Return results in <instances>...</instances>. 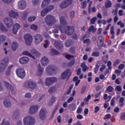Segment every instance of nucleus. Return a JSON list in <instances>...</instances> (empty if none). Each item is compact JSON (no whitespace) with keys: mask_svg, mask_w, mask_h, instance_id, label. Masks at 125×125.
I'll use <instances>...</instances> for the list:
<instances>
[{"mask_svg":"<svg viewBox=\"0 0 125 125\" xmlns=\"http://www.w3.org/2000/svg\"><path fill=\"white\" fill-rule=\"evenodd\" d=\"M6 41V36L5 35H0V44Z\"/></svg>","mask_w":125,"mask_h":125,"instance_id":"473e14b6","label":"nucleus"},{"mask_svg":"<svg viewBox=\"0 0 125 125\" xmlns=\"http://www.w3.org/2000/svg\"><path fill=\"white\" fill-rule=\"evenodd\" d=\"M81 67L83 69V72H85L86 70H87V67H86V65H85V63H82Z\"/></svg>","mask_w":125,"mask_h":125,"instance_id":"ea45409f","label":"nucleus"},{"mask_svg":"<svg viewBox=\"0 0 125 125\" xmlns=\"http://www.w3.org/2000/svg\"><path fill=\"white\" fill-rule=\"evenodd\" d=\"M115 29V28L114 26H111L110 28V34L111 35V39H115V31H114V30Z\"/></svg>","mask_w":125,"mask_h":125,"instance_id":"c85d7f7f","label":"nucleus"},{"mask_svg":"<svg viewBox=\"0 0 125 125\" xmlns=\"http://www.w3.org/2000/svg\"><path fill=\"white\" fill-rule=\"evenodd\" d=\"M106 90L108 91V92H112V91L114 90V88L113 87L109 86L107 88Z\"/></svg>","mask_w":125,"mask_h":125,"instance_id":"052dcab7","label":"nucleus"},{"mask_svg":"<svg viewBox=\"0 0 125 125\" xmlns=\"http://www.w3.org/2000/svg\"><path fill=\"white\" fill-rule=\"evenodd\" d=\"M87 2H89L88 11L89 13H90V10L91 8V5H92V2L90 1V0H87Z\"/></svg>","mask_w":125,"mask_h":125,"instance_id":"5fc2aeb1","label":"nucleus"},{"mask_svg":"<svg viewBox=\"0 0 125 125\" xmlns=\"http://www.w3.org/2000/svg\"><path fill=\"white\" fill-rule=\"evenodd\" d=\"M31 30H34V31H37V30H38V25H35V24H33L30 27Z\"/></svg>","mask_w":125,"mask_h":125,"instance_id":"8fccbe9b","label":"nucleus"},{"mask_svg":"<svg viewBox=\"0 0 125 125\" xmlns=\"http://www.w3.org/2000/svg\"><path fill=\"white\" fill-rule=\"evenodd\" d=\"M48 63H49V60L48 57L44 56L42 58L41 63L42 66H46Z\"/></svg>","mask_w":125,"mask_h":125,"instance_id":"412c9836","label":"nucleus"},{"mask_svg":"<svg viewBox=\"0 0 125 125\" xmlns=\"http://www.w3.org/2000/svg\"><path fill=\"white\" fill-rule=\"evenodd\" d=\"M19 113L18 112H14L13 113V115H12V118L14 120H15V119H16L17 117H18V115H19Z\"/></svg>","mask_w":125,"mask_h":125,"instance_id":"864d4df0","label":"nucleus"},{"mask_svg":"<svg viewBox=\"0 0 125 125\" xmlns=\"http://www.w3.org/2000/svg\"><path fill=\"white\" fill-rule=\"evenodd\" d=\"M51 52L52 55H59L60 54L59 52L54 49H52L51 50Z\"/></svg>","mask_w":125,"mask_h":125,"instance_id":"e433bc0d","label":"nucleus"},{"mask_svg":"<svg viewBox=\"0 0 125 125\" xmlns=\"http://www.w3.org/2000/svg\"><path fill=\"white\" fill-rule=\"evenodd\" d=\"M29 61H30V59L27 57H22L19 60L20 63H21L22 65L27 64V63H28Z\"/></svg>","mask_w":125,"mask_h":125,"instance_id":"6ab92c4d","label":"nucleus"},{"mask_svg":"<svg viewBox=\"0 0 125 125\" xmlns=\"http://www.w3.org/2000/svg\"><path fill=\"white\" fill-rule=\"evenodd\" d=\"M38 71H37V75L38 76H42V74H43V70L44 69L42 68L41 66V64H39L38 66Z\"/></svg>","mask_w":125,"mask_h":125,"instance_id":"b1692460","label":"nucleus"},{"mask_svg":"<svg viewBox=\"0 0 125 125\" xmlns=\"http://www.w3.org/2000/svg\"><path fill=\"white\" fill-rule=\"evenodd\" d=\"M16 73L18 77L21 79H23L26 77V71H25V69L23 68H18L16 71Z\"/></svg>","mask_w":125,"mask_h":125,"instance_id":"423d86ee","label":"nucleus"},{"mask_svg":"<svg viewBox=\"0 0 125 125\" xmlns=\"http://www.w3.org/2000/svg\"><path fill=\"white\" fill-rule=\"evenodd\" d=\"M12 46V49L14 50V51H15L16 49H17V47H18V44H17V42H14L12 43L11 45Z\"/></svg>","mask_w":125,"mask_h":125,"instance_id":"cd10ccee","label":"nucleus"},{"mask_svg":"<svg viewBox=\"0 0 125 125\" xmlns=\"http://www.w3.org/2000/svg\"><path fill=\"white\" fill-rule=\"evenodd\" d=\"M32 97V94L30 92L26 93L25 95V98L27 99H30Z\"/></svg>","mask_w":125,"mask_h":125,"instance_id":"09e8293b","label":"nucleus"},{"mask_svg":"<svg viewBox=\"0 0 125 125\" xmlns=\"http://www.w3.org/2000/svg\"><path fill=\"white\" fill-rule=\"evenodd\" d=\"M20 24L18 23H16L14 26L13 28L12 32L13 34H14L15 35L17 34V32H18V30L20 29Z\"/></svg>","mask_w":125,"mask_h":125,"instance_id":"5701e85b","label":"nucleus"},{"mask_svg":"<svg viewBox=\"0 0 125 125\" xmlns=\"http://www.w3.org/2000/svg\"><path fill=\"white\" fill-rule=\"evenodd\" d=\"M31 52L32 53V55L31 53H30L28 51H24L22 52L23 55H27V56H29V57H31V58H33V59H35L36 57H39V56H41V54L39 53L36 49H33L31 50Z\"/></svg>","mask_w":125,"mask_h":125,"instance_id":"f03ea898","label":"nucleus"},{"mask_svg":"<svg viewBox=\"0 0 125 125\" xmlns=\"http://www.w3.org/2000/svg\"><path fill=\"white\" fill-rule=\"evenodd\" d=\"M0 30L2 32H7V28L5 27V26L1 22H0Z\"/></svg>","mask_w":125,"mask_h":125,"instance_id":"c756f323","label":"nucleus"},{"mask_svg":"<svg viewBox=\"0 0 125 125\" xmlns=\"http://www.w3.org/2000/svg\"><path fill=\"white\" fill-rule=\"evenodd\" d=\"M92 56H95V57L99 56V52H94L92 54Z\"/></svg>","mask_w":125,"mask_h":125,"instance_id":"774afa93","label":"nucleus"},{"mask_svg":"<svg viewBox=\"0 0 125 125\" xmlns=\"http://www.w3.org/2000/svg\"><path fill=\"white\" fill-rule=\"evenodd\" d=\"M55 45L57 49H62L63 48V45L60 44L59 42H55Z\"/></svg>","mask_w":125,"mask_h":125,"instance_id":"7c9ffc66","label":"nucleus"},{"mask_svg":"<svg viewBox=\"0 0 125 125\" xmlns=\"http://www.w3.org/2000/svg\"><path fill=\"white\" fill-rule=\"evenodd\" d=\"M57 82V78L55 77H49L45 79V85L47 86H50V85H52L53 83H56Z\"/></svg>","mask_w":125,"mask_h":125,"instance_id":"0eeeda50","label":"nucleus"},{"mask_svg":"<svg viewBox=\"0 0 125 125\" xmlns=\"http://www.w3.org/2000/svg\"><path fill=\"white\" fill-rule=\"evenodd\" d=\"M60 7L62 9H64V8H67V6L66 5V3H65V1H62L60 4Z\"/></svg>","mask_w":125,"mask_h":125,"instance_id":"c9c22d12","label":"nucleus"},{"mask_svg":"<svg viewBox=\"0 0 125 125\" xmlns=\"http://www.w3.org/2000/svg\"><path fill=\"white\" fill-rule=\"evenodd\" d=\"M75 65V60H73L70 62L68 64L69 67H72Z\"/></svg>","mask_w":125,"mask_h":125,"instance_id":"4d7b16f0","label":"nucleus"},{"mask_svg":"<svg viewBox=\"0 0 125 125\" xmlns=\"http://www.w3.org/2000/svg\"><path fill=\"white\" fill-rule=\"evenodd\" d=\"M105 7L106 8H110L112 7V2L108 0L105 2Z\"/></svg>","mask_w":125,"mask_h":125,"instance_id":"bb28decb","label":"nucleus"},{"mask_svg":"<svg viewBox=\"0 0 125 125\" xmlns=\"http://www.w3.org/2000/svg\"><path fill=\"white\" fill-rule=\"evenodd\" d=\"M45 44H44V48H47V46H48V45H49V42H48V41L47 40H46L45 41Z\"/></svg>","mask_w":125,"mask_h":125,"instance_id":"338daca9","label":"nucleus"},{"mask_svg":"<svg viewBox=\"0 0 125 125\" xmlns=\"http://www.w3.org/2000/svg\"><path fill=\"white\" fill-rule=\"evenodd\" d=\"M50 0H43L42 3V7L43 8L47 5H48L50 2Z\"/></svg>","mask_w":125,"mask_h":125,"instance_id":"393cba45","label":"nucleus"},{"mask_svg":"<svg viewBox=\"0 0 125 125\" xmlns=\"http://www.w3.org/2000/svg\"><path fill=\"white\" fill-rule=\"evenodd\" d=\"M35 123L36 120L31 116H27L23 119V124L24 125H34Z\"/></svg>","mask_w":125,"mask_h":125,"instance_id":"7ed1b4c3","label":"nucleus"},{"mask_svg":"<svg viewBox=\"0 0 125 125\" xmlns=\"http://www.w3.org/2000/svg\"><path fill=\"white\" fill-rule=\"evenodd\" d=\"M56 67L53 65H49L46 68V72L48 75H52L55 72Z\"/></svg>","mask_w":125,"mask_h":125,"instance_id":"9b49d317","label":"nucleus"},{"mask_svg":"<svg viewBox=\"0 0 125 125\" xmlns=\"http://www.w3.org/2000/svg\"><path fill=\"white\" fill-rule=\"evenodd\" d=\"M71 43L72 41L71 40H67L65 43V45L66 47H70Z\"/></svg>","mask_w":125,"mask_h":125,"instance_id":"37998d69","label":"nucleus"},{"mask_svg":"<svg viewBox=\"0 0 125 125\" xmlns=\"http://www.w3.org/2000/svg\"><path fill=\"white\" fill-rule=\"evenodd\" d=\"M71 75V70L70 69H67L65 71L62 73L61 75V79L62 80H65V79H68Z\"/></svg>","mask_w":125,"mask_h":125,"instance_id":"f3484780","label":"nucleus"},{"mask_svg":"<svg viewBox=\"0 0 125 125\" xmlns=\"http://www.w3.org/2000/svg\"><path fill=\"white\" fill-rule=\"evenodd\" d=\"M120 119L122 121H125V112H122L120 115Z\"/></svg>","mask_w":125,"mask_h":125,"instance_id":"c03bdc74","label":"nucleus"},{"mask_svg":"<svg viewBox=\"0 0 125 125\" xmlns=\"http://www.w3.org/2000/svg\"><path fill=\"white\" fill-rule=\"evenodd\" d=\"M37 111H39V106L38 105H32L29 108V114L34 115V114L37 113Z\"/></svg>","mask_w":125,"mask_h":125,"instance_id":"2eb2a0df","label":"nucleus"},{"mask_svg":"<svg viewBox=\"0 0 125 125\" xmlns=\"http://www.w3.org/2000/svg\"><path fill=\"white\" fill-rule=\"evenodd\" d=\"M45 21L46 24L49 26L54 24L55 22H56L55 18L53 17V16L50 15L46 16V17L45 18Z\"/></svg>","mask_w":125,"mask_h":125,"instance_id":"20e7f679","label":"nucleus"},{"mask_svg":"<svg viewBox=\"0 0 125 125\" xmlns=\"http://www.w3.org/2000/svg\"><path fill=\"white\" fill-rule=\"evenodd\" d=\"M0 125H10V123L6 119H3Z\"/></svg>","mask_w":125,"mask_h":125,"instance_id":"4c0bfd02","label":"nucleus"},{"mask_svg":"<svg viewBox=\"0 0 125 125\" xmlns=\"http://www.w3.org/2000/svg\"><path fill=\"white\" fill-rule=\"evenodd\" d=\"M97 20V18L96 17H94L92 19H91V23L93 25H94L95 24V21Z\"/></svg>","mask_w":125,"mask_h":125,"instance_id":"6e6d98bb","label":"nucleus"},{"mask_svg":"<svg viewBox=\"0 0 125 125\" xmlns=\"http://www.w3.org/2000/svg\"><path fill=\"white\" fill-rule=\"evenodd\" d=\"M64 2L65 3L66 7H69V6L72 5V3H73V0H64Z\"/></svg>","mask_w":125,"mask_h":125,"instance_id":"2f4dec72","label":"nucleus"},{"mask_svg":"<svg viewBox=\"0 0 125 125\" xmlns=\"http://www.w3.org/2000/svg\"><path fill=\"white\" fill-rule=\"evenodd\" d=\"M40 117L42 120H44L46 117V109L42 108L40 112Z\"/></svg>","mask_w":125,"mask_h":125,"instance_id":"aec40b11","label":"nucleus"},{"mask_svg":"<svg viewBox=\"0 0 125 125\" xmlns=\"http://www.w3.org/2000/svg\"><path fill=\"white\" fill-rule=\"evenodd\" d=\"M49 93L51 94V93H53V92H55L56 91V88L55 87H51L50 88V89L48 90Z\"/></svg>","mask_w":125,"mask_h":125,"instance_id":"58836bf2","label":"nucleus"},{"mask_svg":"<svg viewBox=\"0 0 125 125\" xmlns=\"http://www.w3.org/2000/svg\"><path fill=\"white\" fill-rule=\"evenodd\" d=\"M22 16L24 17L23 19H26L28 16V13L27 11H23L21 12Z\"/></svg>","mask_w":125,"mask_h":125,"instance_id":"a18cd8bd","label":"nucleus"},{"mask_svg":"<svg viewBox=\"0 0 125 125\" xmlns=\"http://www.w3.org/2000/svg\"><path fill=\"white\" fill-rule=\"evenodd\" d=\"M27 7V1L25 0H20L18 2V8L21 10H24Z\"/></svg>","mask_w":125,"mask_h":125,"instance_id":"9d476101","label":"nucleus"},{"mask_svg":"<svg viewBox=\"0 0 125 125\" xmlns=\"http://www.w3.org/2000/svg\"><path fill=\"white\" fill-rule=\"evenodd\" d=\"M4 23H5L7 28L10 29L13 25V20L10 18H5L3 20Z\"/></svg>","mask_w":125,"mask_h":125,"instance_id":"1a4fd4ad","label":"nucleus"},{"mask_svg":"<svg viewBox=\"0 0 125 125\" xmlns=\"http://www.w3.org/2000/svg\"><path fill=\"white\" fill-rule=\"evenodd\" d=\"M24 86L30 89H35L37 87V83L33 81H28L24 83Z\"/></svg>","mask_w":125,"mask_h":125,"instance_id":"39448f33","label":"nucleus"},{"mask_svg":"<svg viewBox=\"0 0 125 125\" xmlns=\"http://www.w3.org/2000/svg\"><path fill=\"white\" fill-rule=\"evenodd\" d=\"M73 85H71L70 86L66 93L67 95H69L70 94V93H71V92L72 91V89L73 88Z\"/></svg>","mask_w":125,"mask_h":125,"instance_id":"e2e57ef3","label":"nucleus"},{"mask_svg":"<svg viewBox=\"0 0 125 125\" xmlns=\"http://www.w3.org/2000/svg\"><path fill=\"white\" fill-rule=\"evenodd\" d=\"M9 62L8 57L5 58L2 61L0 67V71H3L7 66V64Z\"/></svg>","mask_w":125,"mask_h":125,"instance_id":"6e6552de","label":"nucleus"},{"mask_svg":"<svg viewBox=\"0 0 125 125\" xmlns=\"http://www.w3.org/2000/svg\"><path fill=\"white\" fill-rule=\"evenodd\" d=\"M9 16L14 19H18L19 18V14L15 11L11 10L9 12Z\"/></svg>","mask_w":125,"mask_h":125,"instance_id":"4468645a","label":"nucleus"},{"mask_svg":"<svg viewBox=\"0 0 125 125\" xmlns=\"http://www.w3.org/2000/svg\"><path fill=\"white\" fill-rule=\"evenodd\" d=\"M88 32H92V33H95L96 32V28H94V26H91L88 29Z\"/></svg>","mask_w":125,"mask_h":125,"instance_id":"f704fd0d","label":"nucleus"},{"mask_svg":"<svg viewBox=\"0 0 125 125\" xmlns=\"http://www.w3.org/2000/svg\"><path fill=\"white\" fill-rule=\"evenodd\" d=\"M4 86L7 88V89H10L11 92L14 94L16 91L15 90V87H13V86L11 85L9 83H7V82H4Z\"/></svg>","mask_w":125,"mask_h":125,"instance_id":"ddd939ff","label":"nucleus"},{"mask_svg":"<svg viewBox=\"0 0 125 125\" xmlns=\"http://www.w3.org/2000/svg\"><path fill=\"white\" fill-rule=\"evenodd\" d=\"M104 43V37L103 36H100L98 40V45L99 48H101V46H104V47H106V45H103Z\"/></svg>","mask_w":125,"mask_h":125,"instance_id":"dca6fc26","label":"nucleus"},{"mask_svg":"<svg viewBox=\"0 0 125 125\" xmlns=\"http://www.w3.org/2000/svg\"><path fill=\"white\" fill-rule=\"evenodd\" d=\"M24 39L26 44H28V45L31 44L33 41V37H32L31 35L29 34H25L24 36Z\"/></svg>","mask_w":125,"mask_h":125,"instance_id":"f8f14e48","label":"nucleus"},{"mask_svg":"<svg viewBox=\"0 0 125 125\" xmlns=\"http://www.w3.org/2000/svg\"><path fill=\"white\" fill-rule=\"evenodd\" d=\"M87 4V1L86 0H84L83 2L82 3V8H85V7H86Z\"/></svg>","mask_w":125,"mask_h":125,"instance_id":"3c124183","label":"nucleus"},{"mask_svg":"<svg viewBox=\"0 0 125 125\" xmlns=\"http://www.w3.org/2000/svg\"><path fill=\"white\" fill-rule=\"evenodd\" d=\"M122 90V88L121 85H118L115 87V91L121 92Z\"/></svg>","mask_w":125,"mask_h":125,"instance_id":"de8ad7c7","label":"nucleus"},{"mask_svg":"<svg viewBox=\"0 0 125 125\" xmlns=\"http://www.w3.org/2000/svg\"><path fill=\"white\" fill-rule=\"evenodd\" d=\"M54 8V6L53 5H50L46 8V10H47V11L48 12H50V11H51L52 9Z\"/></svg>","mask_w":125,"mask_h":125,"instance_id":"79ce46f5","label":"nucleus"},{"mask_svg":"<svg viewBox=\"0 0 125 125\" xmlns=\"http://www.w3.org/2000/svg\"><path fill=\"white\" fill-rule=\"evenodd\" d=\"M120 63H121V61L119 60H117L114 62V63L113 64V66H114V67H115V66H117V65H119V64H120Z\"/></svg>","mask_w":125,"mask_h":125,"instance_id":"0e129e2a","label":"nucleus"},{"mask_svg":"<svg viewBox=\"0 0 125 125\" xmlns=\"http://www.w3.org/2000/svg\"><path fill=\"white\" fill-rule=\"evenodd\" d=\"M60 23L61 25L56 27L53 30V33L57 34L60 30L62 34H65L67 36H71V35L74 34L75 28L73 26H67V22H66V19L64 17L60 18Z\"/></svg>","mask_w":125,"mask_h":125,"instance_id":"f257e3e1","label":"nucleus"},{"mask_svg":"<svg viewBox=\"0 0 125 125\" xmlns=\"http://www.w3.org/2000/svg\"><path fill=\"white\" fill-rule=\"evenodd\" d=\"M35 40V43L36 44H39V43H41L42 41H43V39H42V36L40 34H37L34 37Z\"/></svg>","mask_w":125,"mask_h":125,"instance_id":"a211bd4d","label":"nucleus"},{"mask_svg":"<svg viewBox=\"0 0 125 125\" xmlns=\"http://www.w3.org/2000/svg\"><path fill=\"white\" fill-rule=\"evenodd\" d=\"M47 13H48V12H47V10H46V9H43L41 12V16H45V15H46Z\"/></svg>","mask_w":125,"mask_h":125,"instance_id":"a19ab883","label":"nucleus"},{"mask_svg":"<svg viewBox=\"0 0 125 125\" xmlns=\"http://www.w3.org/2000/svg\"><path fill=\"white\" fill-rule=\"evenodd\" d=\"M77 109V106L75 104H69V110L70 111H75Z\"/></svg>","mask_w":125,"mask_h":125,"instance_id":"72a5a7b5","label":"nucleus"},{"mask_svg":"<svg viewBox=\"0 0 125 125\" xmlns=\"http://www.w3.org/2000/svg\"><path fill=\"white\" fill-rule=\"evenodd\" d=\"M112 116L111 115V114H106L104 118V120H110V119H111Z\"/></svg>","mask_w":125,"mask_h":125,"instance_id":"49530a36","label":"nucleus"},{"mask_svg":"<svg viewBox=\"0 0 125 125\" xmlns=\"http://www.w3.org/2000/svg\"><path fill=\"white\" fill-rule=\"evenodd\" d=\"M73 81L74 82H76L75 83V86H78L79 84H80V83H81V80L79 79V77L77 76H75L73 78Z\"/></svg>","mask_w":125,"mask_h":125,"instance_id":"a878e982","label":"nucleus"},{"mask_svg":"<svg viewBox=\"0 0 125 125\" xmlns=\"http://www.w3.org/2000/svg\"><path fill=\"white\" fill-rule=\"evenodd\" d=\"M90 98H91V95H89L87 96V97L86 98H85L84 99V101L85 102H89V99H90Z\"/></svg>","mask_w":125,"mask_h":125,"instance_id":"13d9d810","label":"nucleus"},{"mask_svg":"<svg viewBox=\"0 0 125 125\" xmlns=\"http://www.w3.org/2000/svg\"><path fill=\"white\" fill-rule=\"evenodd\" d=\"M115 74H116L117 76H119L120 75H121V73H122V71L119 70V69H116L115 71Z\"/></svg>","mask_w":125,"mask_h":125,"instance_id":"69168bd1","label":"nucleus"},{"mask_svg":"<svg viewBox=\"0 0 125 125\" xmlns=\"http://www.w3.org/2000/svg\"><path fill=\"white\" fill-rule=\"evenodd\" d=\"M36 19L37 18H36L35 16L30 17L28 18V21L29 22H33V21H35Z\"/></svg>","mask_w":125,"mask_h":125,"instance_id":"603ef678","label":"nucleus"},{"mask_svg":"<svg viewBox=\"0 0 125 125\" xmlns=\"http://www.w3.org/2000/svg\"><path fill=\"white\" fill-rule=\"evenodd\" d=\"M65 58H67V59L70 60L71 58H74V56L69 55V54H66L65 55Z\"/></svg>","mask_w":125,"mask_h":125,"instance_id":"bf43d9fd","label":"nucleus"},{"mask_svg":"<svg viewBox=\"0 0 125 125\" xmlns=\"http://www.w3.org/2000/svg\"><path fill=\"white\" fill-rule=\"evenodd\" d=\"M4 105L6 108H10L12 106L11 101L9 99H5L3 102Z\"/></svg>","mask_w":125,"mask_h":125,"instance_id":"4be33fe9","label":"nucleus"},{"mask_svg":"<svg viewBox=\"0 0 125 125\" xmlns=\"http://www.w3.org/2000/svg\"><path fill=\"white\" fill-rule=\"evenodd\" d=\"M117 25H118V26H120L121 28H124L125 27V23H122V21H119L117 23Z\"/></svg>","mask_w":125,"mask_h":125,"instance_id":"680f3d73","label":"nucleus"}]
</instances>
